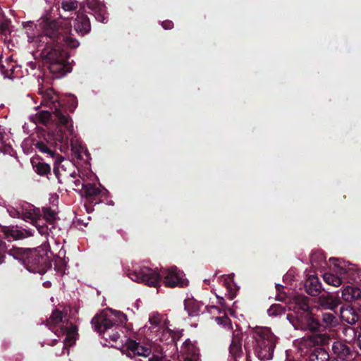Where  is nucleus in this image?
<instances>
[{
    "label": "nucleus",
    "instance_id": "nucleus-57",
    "mask_svg": "<svg viewBox=\"0 0 361 361\" xmlns=\"http://www.w3.org/2000/svg\"><path fill=\"white\" fill-rule=\"evenodd\" d=\"M348 331H353L354 333V330L352 328H345L343 330L344 334H346Z\"/></svg>",
    "mask_w": 361,
    "mask_h": 361
},
{
    "label": "nucleus",
    "instance_id": "nucleus-1",
    "mask_svg": "<svg viewBox=\"0 0 361 361\" xmlns=\"http://www.w3.org/2000/svg\"><path fill=\"white\" fill-rule=\"evenodd\" d=\"M128 276L133 281L143 283L151 287L159 286L162 279H164L165 286L169 288H183L187 286L188 283V280L184 278V273L176 267L162 269L161 272L144 267L129 272Z\"/></svg>",
    "mask_w": 361,
    "mask_h": 361
},
{
    "label": "nucleus",
    "instance_id": "nucleus-4",
    "mask_svg": "<svg viewBox=\"0 0 361 361\" xmlns=\"http://www.w3.org/2000/svg\"><path fill=\"white\" fill-rule=\"evenodd\" d=\"M80 6V9L74 13L75 17H71L73 23L69 21V49L77 48L80 43L71 37V27L73 24L75 32L83 36L87 34L91 30V24L89 18L85 14V4L79 3L77 0H69V12L75 11Z\"/></svg>",
    "mask_w": 361,
    "mask_h": 361
},
{
    "label": "nucleus",
    "instance_id": "nucleus-44",
    "mask_svg": "<svg viewBox=\"0 0 361 361\" xmlns=\"http://www.w3.org/2000/svg\"><path fill=\"white\" fill-rule=\"evenodd\" d=\"M77 106H78L77 97L74 94L69 93V112H73Z\"/></svg>",
    "mask_w": 361,
    "mask_h": 361
},
{
    "label": "nucleus",
    "instance_id": "nucleus-37",
    "mask_svg": "<svg viewBox=\"0 0 361 361\" xmlns=\"http://www.w3.org/2000/svg\"><path fill=\"white\" fill-rule=\"evenodd\" d=\"M14 71V66L13 65H8L7 67H6L3 64H0V72L4 75L5 78H9L12 79V74Z\"/></svg>",
    "mask_w": 361,
    "mask_h": 361
},
{
    "label": "nucleus",
    "instance_id": "nucleus-9",
    "mask_svg": "<svg viewBox=\"0 0 361 361\" xmlns=\"http://www.w3.org/2000/svg\"><path fill=\"white\" fill-rule=\"evenodd\" d=\"M331 260L334 261V264L337 269L336 274L325 273L323 275V279L326 283L338 287L342 283L343 280H347L348 282L350 280L353 282L357 281L354 270L347 268L345 264H341L338 259L334 258Z\"/></svg>",
    "mask_w": 361,
    "mask_h": 361
},
{
    "label": "nucleus",
    "instance_id": "nucleus-23",
    "mask_svg": "<svg viewBox=\"0 0 361 361\" xmlns=\"http://www.w3.org/2000/svg\"><path fill=\"white\" fill-rule=\"evenodd\" d=\"M304 286L307 293L312 296L318 295L322 289V285L318 277L313 275L308 276Z\"/></svg>",
    "mask_w": 361,
    "mask_h": 361
},
{
    "label": "nucleus",
    "instance_id": "nucleus-5",
    "mask_svg": "<svg viewBox=\"0 0 361 361\" xmlns=\"http://www.w3.org/2000/svg\"><path fill=\"white\" fill-rule=\"evenodd\" d=\"M69 188L85 197L92 204H99L104 192L94 183H86L85 179L75 170L69 174Z\"/></svg>",
    "mask_w": 361,
    "mask_h": 361
},
{
    "label": "nucleus",
    "instance_id": "nucleus-61",
    "mask_svg": "<svg viewBox=\"0 0 361 361\" xmlns=\"http://www.w3.org/2000/svg\"><path fill=\"white\" fill-rule=\"evenodd\" d=\"M149 361H159V359L157 357V358H150L149 359Z\"/></svg>",
    "mask_w": 361,
    "mask_h": 361
},
{
    "label": "nucleus",
    "instance_id": "nucleus-17",
    "mask_svg": "<svg viewBox=\"0 0 361 361\" xmlns=\"http://www.w3.org/2000/svg\"><path fill=\"white\" fill-rule=\"evenodd\" d=\"M318 305L324 310L335 311V309L341 304V300L338 296L330 293L322 294L318 298Z\"/></svg>",
    "mask_w": 361,
    "mask_h": 361
},
{
    "label": "nucleus",
    "instance_id": "nucleus-60",
    "mask_svg": "<svg viewBox=\"0 0 361 361\" xmlns=\"http://www.w3.org/2000/svg\"><path fill=\"white\" fill-rule=\"evenodd\" d=\"M246 361H251L249 353H247Z\"/></svg>",
    "mask_w": 361,
    "mask_h": 361
},
{
    "label": "nucleus",
    "instance_id": "nucleus-29",
    "mask_svg": "<svg viewBox=\"0 0 361 361\" xmlns=\"http://www.w3.org/2000/svg\"><path fill=\"white\" fill-rule=\"evenodd\" d=\"M66 251L61 250L59 253L57 258L55 260V270L61 275L63 276L65 274L66 269V262L65 259Z\"/></svg>",
    "mask_w": 361,
    "mask_h": 361
},
{
    "label": "nucleus",
    "instance_id": "nucleus-34",
    "mask_svg": "<svg viewBox=\"0 0 361 361\" xmlns=\"http://www.w3.org/2000/svg\"><path fill=\"white\" fill-rule=\"evenodd\" d=\"M173 336H172V330L166 327L164 329L161 334L159 340L161 342L164 343L165 344H171L173 343Z\"/></svg>",
    "mask_w": 361,
    "mask_h": 361
},
{
    "label": "nucleus",
    "instance_id": "nucleus-22",
    "mask_svg": "<svg viewBox=\"0 0 361 361\" xmlns=\"http://www.w3.org/2000/svg\"><path fill=\"white\" fill-rule=\"evenodd\" d=\"M340 314L342 320L349 324H355L361 318V315L357 312L355 307H341Z\"/></svg>",
    "mask_w": 361,
    "mask_h": 361
},
{
    "label": "nucleus",
    "instance_id": "nucleus-49",
    "mask_svg": "<svg viewBox=\"0 0 361 361\" xmlns=\"http://www.w3.org/2000/svg\"><path fill=\"white\" fill-rule=\"evenodd\" d=\"M284 286L281 284H276V290L278 292V295L276 296V299L278 300L282 301L284 300L283 296H281V294L282 293V290L283 289Z\"/></svg>",
    "mask_w": 361,
    "mask_h": 361
},
{
    "label": "nucleus",
    "instance_id": "nucleus-24",
    "mask_svg": "<svg viewBox=\"0 0 361 361\" xmlns=\"http://www.w3.org/2000/svg\"><path fill=\"white\" fill-rule=\"evenodd\" d=\"M341 295L343 300L353 302L355 304L361 298V289L355 286H347L342 290Z\"/></svg>",
    "mask_w": 361,
    "mask_h": 361
},
{
    "label": "nucleus",
    "instance_id": "nucleus-10",
    "mask_svg": "<svg viewBox=\"0 0 361 361\" xmlns=\"http://www.w3.org/2000/svg\"><path fill=\"white\" fill-rule=\"evenodd\" d=\"M23 264L30 272L43 274L49 267V259L36 251H30L26 255L25 259H23Z\"/></svg>",
    "mask_w": 361,
    "mask_h": 361
},
{
    "label": "nucleus",
    "instance_id": "nucleus-47",
    "mask_svg": "<svg viewBox=\"0 0 361 361\" xmlns=\"http://www.w3.org/2000/svg\"><path fill=\"white\" fill-rule=\"evenodd\" d=\"M183 336V330L182 331H173L172 330V336H173V343H175L176 345V343L179 341Z\"/></svg>",
    "mask_w": 361,
    "mask_h": 361
},
{
    "label": "nucleus",
    "instance_id": "nucleus-6",
    "mask_svg": "<svg viewBox=\"0 0 361 361\" xmlns=\"http://www.w3.org/2000/svg\"><path fill=\"white\" fill-rule=\"evenodd\" d=\"M6 210L10 216L22 218L24 221L30 222L41 235L47 233L48 228L42 224V220L39 218L40 211L33 205L25 202L19 208L8 206Z\"/></svg>",
    "mask_w": 361,
    "mask_h": 361
},
{
    "label": "nucleus",
    "instance_id": "nucleus-16",
    "mask_svg": "<svg viewBox=\"0 0 361 361\" xmlns=\"http://www.w3.org/2000/svg\"><path fill=\"white\" fill-rule=\"evenodd\" d=\"M320 318L321 322L316 318V322L319 324L318 327L314 330H307L308 331L316 333L324 329L335 327L338 324V319L336 311L322 312Z\"/></svg>",
    "mask_w": 361,
    "mask_h": 361
},
{
    "label": "nucleus",
    "instance_id": "nucleus-48",
    "mask_svg": "<svg viewBox=\"0 0 361 361\" xmlns=\"http://www.w3.org/2000/svg\"><path fill=\"white\" fill-rule=\"evenodd\" d=\"M6 250V243L0 238V264L4 262V255L3 252Z\"/></svg>",
    "mask_w": 361,
    "mask_h": 361
},
{
    "label": "nucleus",
    "instance_id": "nucleus-18",
    "mask_svg": "<svg viewBox=\"0 0 361 361\" xmlns=\"http://www.w3.org/2000/svg\"><path fill=\"white\" fill-rule=\"evenodd\" d=\"M67 159L61 156H58L54 162V172L59 183L66 182L68 178Z\"/></svg>",
    "mask_w": 361,
    "mask_h": 361
},
{
    "label": "nucleus",
    "instance_id": "nucleus-38",
    "mask_svg": "<svg viewBox=\"0 0 361 361\" xmlns=\"http://www.w3.org/2000/svg\"><path fill=\"white\" fill-rule=\"evenodd\" d=\"M92 14L94 16L96 20L99 22L104 23H106L107 20V17L106 16V8L104 5L102 8H99Z\"/></svg>",
    "mask_w": 361,
    "mask_h": 361
},
{
    "label": "nucleus",
    "instance_id": "nucleus-13",
    "mask_svg": "<svg viewBox=\"0 0 361 361\" xmlns=\"http://www.w3.org/2000/svg\"><path fill=\"white\" fill-rule=\"evenodd\" d=\"M51 90L47 91V92L42 96V103L44 106H49V109L54 111V116L58 119L59 124L66 126L67 123V118L66 116V108L57 102L56 99L51 97Z\"/></svg>",
    "mask_w": 361,
    "mask_h": 361
},
{
    "label": "nucleus",
    "instance_id": "nucleus-26",
    "mask_svg": "<svg viewBox=\"0 0 361 361\" xmlns=\"http://www.w3.org/2000/svg\"><path fill=\"white\" fill-rule=\"evenodd\" d=\"M51 118V114L49 110L42 109L35 115L30 116V120L35 124L42 123L47 124Z\"/></svg>",
    "mask_w": 361,
    "mask_h": 361
},
{
    "label": "nucleus",
    "instance_id": "nucleus-2",
    "mask_svg": "<svg viewBox=\"0 0 361 361\" xmlns=\"http://www.w3.org/2000/svg\"><path fill=\"white\" fill-rule=\"evenodd\" d=\"M289 309L293 311L295 315L288 314L287 317L295 329L314 330L318 327L319 324L311 312L307 297L302 295H295L292 298Z\"/></svg>",
    "mask_w": 361,
    "mask_h": 361
},
{
    "label": "nucleus",
    "instance_id": "nucleus-50",
    "mask_svg": "<svg viewBox=\"0 0 361 361\" xmlns=\"http://www.w3.org/2000/svg\"><path fill=\"white\" fill-rule=\"evenodd\" d=\"M161 25L165 30H171L173 27V23L171 20H166L162 22Z\"/></svg>",
    "mask_w": 361,
    "mask_h": 361
},
{
    "label": "nucleus",
    "instance_id": "nucleus-46",
    "mask_svg": "<svg viewBox=\"0 0 361 361\" xmlns=\"http://www.w3.org/2000/svg\"><path fill=\"white\" fill-rule=\"evenodd\" d=\"M10 22L8 20H5L2 22L0 25V32L3 35H6L8 32H10L9 30Z\"/></svg>",
    "mask_w": 361,
    "mask_h": 361
},
{
    "label": "nucleus",
    "instance_id": "nucleus-11",
    "mask_svg": "<svg viewBox=\"0 0 361 361\" xmlns=\"http://www.w3.org/2000/svg\"><path fill=\"white\" fill-rule=\"evenodd\" d=\"M68 129L72 155L78 160L87 161L90 158V154L81 139L78 135L73 134V126L70 117Z\"/></svg>",
    "mask_w": 361,
    "mask_h": 361
},
{
    "label": "nucleus",
    "instance_id": "nucleus-64",
    "mask_svg": "<svg viewBox=\"0 0 361 361\" xmlns=\"http://www.w3.org/2000/svg\"><path fill=\"white\" fill-rule=\"evenodd\" d=\"M136 361H142V360H140V359H139V360H136Z\"/></svg>",
    "mask_w": 361,
    "mask_h": 361
},
{
    "label": "nucleus",
    "instance_id": "nucleus-7",
    "mask_svg": "<svg viewBox=\"0 0 361 361\" xmlns=\"http://www.w3.org/2000/svg\"><path fill=\"white\" fill-rule=\"evenodd\" d=\"M56 25V21L51 20L47 16L41 18L38 24H34L31 21L23 23L29 42H37V38L42 37V34L50 38L53 37Z\"/></svg>",
    "mask_w": 361,
    "mask_h": 361
},
{
    "label": "nucleus",
    "instance_id": "nucleus-56",
    "mask_svg": "<svg viewBox=\"0 0 361 361\" xmlns=\"http://www.w3.org/2000/svg\"><path fill=\"white\" fill-rule=\"evenodd\" d=\"M43 286L45 287V288H49L51 286V282L49 281H44L43 283Z\"/></svg>",
    "mask_w": 361,
    "mask_h": 361
},
{
    "label": "nucleus",
    "instance_id": "nucleus-39",
    "mask_svg": "<svg viewBox=\"0 0 361 361\" xmlns=\"http://www.w3.org/2000/svg\"><path fill=\"white\" fill-rule=\"evenodd\" d=\"M23 252V250L22 248H14L9 251V255L23 264V259H25V257L21 256Z\"/></svg>",
    "mask_w": 361,
    "mask_h": 361
},
{
    "label": "nucleus",
    "instance_id": "nucleus-41",
    "mask_svg": "<svg viewBox=\"0 0 361 361\" xmlns=\"http://www.w3.org/2000/svg\"><path fill=\"white\" fill-rule=\"evenodd\" d=\"M36 147L40 152L49 154L51 157H54V152L45 143L39 142L36 144Z\"/></svg>",
    "mask_w": 361,
    "mask_h": 361
},
{
    "label": "nucleus",
    "instance_id": "nucleus-62",
    "mask_svg": "<svg viewBox=\"0 0 361 361\" xmlns=\"http://www.w3.org/2000/svg\"><path fill=\"white\" fill-rule=\"evenodd\" d=\"M69 65H71V63H69ZM71 69H72V68H71V66H69V70H68L69 73L71 72Z\"/></svg>",
    "mask_w": 361,
    "mask_h": 361
},
{
    "label": "nucleus",
    "instance_id": "nucleus-53",
    "mask_svg": "<svg viewBox=\"0 0 361 361\" xmlns=\"http://www.w3.org/2000/svg\"><path fill=\"white\" fill-rule=\"evenodd\" d=\"M8 147L4 145L3 142L0 140V150L3 152H7Z\"/></svg>",
    "mask_w": 361,
    "mask_h": 361
},
{
    "label": "nucleus",
    "instance_id": "nucleus-35",
    "mask_svg": "<svg viewBox=\"0 0 361 361\" xmlns=\"http://www.w3.org/2000/svg\"><path fill=\"white\" fill-rule=\"evenodd\" d=\"M184 307L190 316H195L198 312L197 305L192 300H185L184 301Z\"/></svg>",
    "mask_w": 361,
    "mask_h": 361
},
{
    "label": "nucleus",
    "instance_id": "nucleus-52",
    "mask_svg": "<svg viewBox=\"0 0 361 361\" xmlns=\"http://www.w3.org/2000/svg\"><path fill=\"white\" fill-rule=\"evenodd\" d=\"M355 307L356 310L359 312L358 314H360L361 315V298L355 304Z\"/></svg>",
    "mask_w": 361,
    "mask_h": 361
},
{
    "label": "nucleus",
    "instance_id": "nucleus-59",
    "mask_svg": "<svg viewBox=\"0 0 361 361\" xmlns=\"http://www.w3.org/2000/svg\"><path fill=\"white\" fill-rule=\"evenodd\" d=\"M75 224H76V223H75V219H73V223H72V224H71V228H72V227H77V226L79 225V223H78V224H77V225H75Z\"/></svg>",
    "mask_w": 361,
    "mask_h": 361
},
{
    "label": "nucleus",
    "instance_id": "nucleus-20",
    "mask_svg": "<svg viewBox=\"0 0 361 361\" xmlns=\"http://www.w3.org/2000/svg\"><path fill=\"white\" fill-rule=\"evenodd\" d=\"M181 352L186 355L184 361H198L200 359L199 348L189 338L183 343Z\"/></svg>",
    "mask_w": 361,
    "mask_h": 361
},
{
    "label": "nucleus",
    "instance_id": "nucleus-25",
    "mask_svg": "<svg viewBox=\"0 0 361 361\" xmlns=\"http://www.w3.org/2000/svg\"><path fill=\"white\" fill-rule=\"evenodd\" d=\"M26 234L23 231H20L16 228H7L4 229V233L6 237L9 240H19L27 236L32 235L33 233L31 231H25Z\"/></svg>",
    "mask_w": 361,
    "mask_h": 361
},
{
    "label": "nucleus",
    "instance_id": "nucleus-3",
    "mask_svg": "<svg viewBox=\"0 0 361 361\" xmlns=\"http://www.w3.org/2000/svg\"><path fill=\"white\" fill-rule=\"evenodd\" d=\"M253 350L255 355L262 361L273 358L276 337L269 328H260L255 331Z\"/></svg>",
    "mask_w": 361,
    "mask_h": 361
},
{
    "label": "nucleus",
    "instance_id": "nucleus-31",
    "mask_svg": "<svg viewBox=\"0 0 361 361\" xmlns=\"http://www.w3.org/2000/svg\"><path fill=\"white\" fill-rule=\"evenodd\" d=\"M78 329L77 326L69 322V348L75 344L79 338Z\"/></svg>",
    "mask_w": 361,
    "mask_h": 361
},
{
    "label": "nucleus",
    "instance_id": "nucleus-8",
    "mask_svg": "<svg viewBox=\"0 0 361 361\" xmlns=\"http://www.w3.org/2000/svg\"><path fill=\"white\" fill-rule=\"evenodd\" d=\"M66 51L56 46L47 54L48 68L56 78H60L67 72Z\"/></svg>",
    "mask_w": 361,
    "mask_h": 361
},
{
    "label": "nucleus",
    "instance_id": "nucleus-54",
    "mask_svg": "<svg viewBox=\"0 0 361 361\" xmlns=\"http://www.w3.org/2000/svg\"><path fill=\"white\" fill-rule=\"evenodd\" d=\"M75 313H72V310L69 307V319H75V317H74Z\"/></svg>",
    "mask_w": 361,
    "mask_h": 361
},
{
    "label": "nucleus",
    "instance_id": "nucleus-19",
    "mask_svg": "<svg viewBox=\"0 0 361 361\" xmlns=\"http://www.w3.org/2000/svg\"><path fill=\"white\" fill-rule=\"evenodd\" d=\"M128 356L132 357L135 355L147 357L151 353V349L142 346L134 340H128L126 343Z\"/></svg>",
    "mask_w": 361,
    "mask_h": 361
},
{
    "label": "nucleus",
    "instance_id": "nucleus-43",
    "mask_svg": "<svg viewBox=\"0 0 361 361\" xmlns=\"http://www.w3.org/2000/svg\"><path fill=\"white\" fill-rule=\"evenodd\" d=\"M215 319L218 324L223 325L224 326H231V321L226 315L224 317H216Z\"/></svg>",
    "mask_w": 361,
    "mask_h": 361
},
{
    "label": "nucleus",
    "instance_id": "nucleus-40",
    "mask_svg": "<svg viewBox=\"0 0 361 361\" xmlns=\"http://www.w3.org/2000/svg\"><path fill=\"white\" fill-rule=\"evenodd\" d=\"M44 218L46 221L51 222L56 218V213L47 207L43 208Z\"/></svg>",
    "mask_w": 361,
    "mask_h": 361
},
{
    "label": "nucleus",
    "instance_id": "nucleus-36",
    "mask_svg": "<svg viewBox=\"0 0 361 361\" xmlns=\"http://www.w3.org/2000/svg\"><path fill=\"white\" fill-rule=\"evenodd\" d=\"M310 262L313 267H319L322 265V262L324 260L323 255L319 252H314L310 255Z\"/></svg>",
    "mask_w": 361,
    "mask_h": 361
},
{
    "label": "nucleus",
    "instance_id": "nucleus-21",
    "mask_svg": "<svg viewBox=\"0 0 361 361\" xmlns=\"http://www.w3.org/2000/svg\"><path fill=\"white\" fill-rule=\"evenodd\" d=\"M242 334H233L231 343L229 346V354L233 361H238V358L243 355Z\"/></svg>",
    "mask_w": 361,
    "mask_h": 361
},
{
    "label": "nucleus",
    "instance_id": "nucleus-30",
    "mask_svg": "<svg viewBox=\"0 0 361 361\" xmlns=\"http://www.w3.org/2000/svg\"><path fill=\"white\" fill-rule=\"evenodd\" d=\"M310 341L314 345H324L328 344L329 336L326 334H317L310 336Z\"/></svg>",
    "mask_w": 361,
    "mask_h": 361
},
{
    "label": "nucleus",
    "instance_id": "nucleus-58",
    "mask_svg": "<svg viewBox=\"0 0 361 361\" xmlns=\"http://www.w3.org/2000/svg\"><path fill=\"white\" fill-rule=\"evenodd\" d=\"M62 8L64 10V11H67L68 10V4H66V3H62Z\"/></svg>",
    "mask_w": 361,
    "mask_h": 361
},
{
    "label": "nucleus",
    "instance_id": "nucleus-14",
    "mask_svg": "<svg viewBox=\"0 0 361 361\" xmlns=\"http://www.w3.org/2000/svg\"><path fill=\"white\" fill-rule=\"evenodd\" d=\"M332 350L336 356L334 359H341L343 361H353L356 356L354 348L341 341H336L332 345Z\"/></svg>",
    "mask_w": 361,
    "mask_h": 361
},
{
    "label": "nucleus",
    "instance_id": "nucleus-55",
    "mask_svg": "<svg viewBox=\"0 0 361 361\" xmlns=\"http://www.w3.org/2000/svg\"><path fill=\"white\" fill-rule=\"evenodd\" d=\"M357 344L360 349L361 350V334H359L358 338L357 339Z\"/></svg>",
    "mask_w": 361,
    "mask_h": 361
},
{
    "label": "nucleus",
    "instance_id": "nucleus-28",
    "mask_svg": "<svg viewBox=\"0 0 361 361\" xmlns=\"http://www.w3.org/2000/svg\"><path fill=\"white\" fill-rule=\"evenodd\" d=\"M31 163L35 171L41 176L47 174L51 170V167L48 164L42 161L38 158L32 159Z\"/></svg>",
    "mask_w": 361,
    "mask_h": 361
},
{
    "label": "nucleus",
    "instance_id": "nucleus-12",
    "mask_svg": "<svg viewBox=\"0 0 361 361\" xmlns=\"http://www.w3.org/2000/svg\"><path fill=\"white\" fill-rule=\"evenodd\" d=\"M67 322L62 320V313L60 311L54 310L48 320V325L49 327L54 328L53 331L55 334L59 338L61 336L63 338V350L66 348V342L68 341V328ZM63 350L61 351L62 354Z\"/></svg>",
    "mask_w": 361,
    "mask_h": 361
},
{
    "label": "nucleus",
    "instance_id": "nucleus-15",
    "mask_svg": "<svg viewBox=\"0 0 361 361\" xmlns=\"http://www.w3.org/2000/svg\"><path fill=\"white\" fill-rule=\"evenodd\" d=\"M117 321L109 317L106 314H96L91 321L94 330L99 334L108 331L116 325Z\"/></svg>",
    "mask_w": 361,
    "mask_h": 361
},
{
    "label": "nucleus",
    "instance_id": "nucleus-63",
    "mask_svg": "<svg viewBox=\"0 0 361 361\" xmlns=\"http://www.w3.org/2000/svg\"><path fill=\"white\" fill-rule=\"evenodd\" d=\"M71 162H72V164H73V167H75V161H71Z\"/></svg>",
    "mask_w": 361,
    "mask_h": 361
},
{
    "label": "nucleus",
    "instance_id": "nucleus-45",
    "mask_svg": "<svg viewBox=\"0 0 361 361\" xmlns=\"http://www.w3.org/2000/svg\"><path fill=\"white\" fill-rule=\"evenodd\" d=\"M149 322L151 325L154 326H159L161 322V319L159 314H153L149 317Z\"/></svg>",
    "mask_w": 361,
    "mask_h": 361
},
{
    "label": "nucleus",
    "instance_id": "nucleus-51",
    "mask_svg": "<svg viewBox=\"0 0 361 361\" xmlns=\"http://www.w3.org/2000/svg\"><path fill=\"white\" fill-rule=\"evenodd\" d=\"M109 336L113 341H116L120 338V334L118 331H116L112 334H109Z\"/></svg>",
    "mask_w": 361,
    "mask_h": 361
},
{
    "label": "nucleus",
    "instance_id": "nucleus-33",
    "mask_svg": "<svg viewBox=\"0 0 361 361\" xmlns=\"http://www.w3.org/2000/svg\"><path fill=\"white\" fill-rule=\"evenodd\" d=\"M286 312L285 307L280 304H274L268 309L267 312L269 316L276 317L284 314Z\"/></svg>",
    "mask_w": 361,
    "mask_h": 361
},
{
    "label": "nucleus",
    "instance_id": "nucleus-27",
    "mask_svg": "<svg viewBox=\"0 0 361 361\" xmlns=\"http://www.w3.org/2000/svg\"><path fill=\"white\" fill-rule=\"evenodd\" d=\"M224 285L228 291V298L229 300H233L236 295L235 284L234 283V274H232L228 276H223Z\"/></svg>",
    "mask_w": 361,
    "mask_h": 361
},
{
    "label": "nucleus",
    "instance_id": "nucleus-32",
    "mask_svg": "<svg viewBox=\"0 0 361 361\" xmlns=\"http://www.w3.org/2000/svg\"><path fill=\"white\" fill-rule=\"evenodd\" d=\"M56 146L61 152L66 153L68 150V136L67 135H55Z\"/></svg>",
    "mask_w": 361,
    "mask_h": 361
},
{
    "label": "nucleus",
    "instance_id": "nucleus-42",
    "mask_svg": "<svg viewBox=\"0 0 361 361\" xmlns=\"http://www.w3.org/2000/svg\"><path fill=\"white\" fill-rule=\"evenodd\" d=\"M87 6L92 11L93 13L99 8H102L104 6V4H101L97 0H87Z\"/></svg>",
    "mask_w": 361,
    "mask_h": 361
}]
</instances>
